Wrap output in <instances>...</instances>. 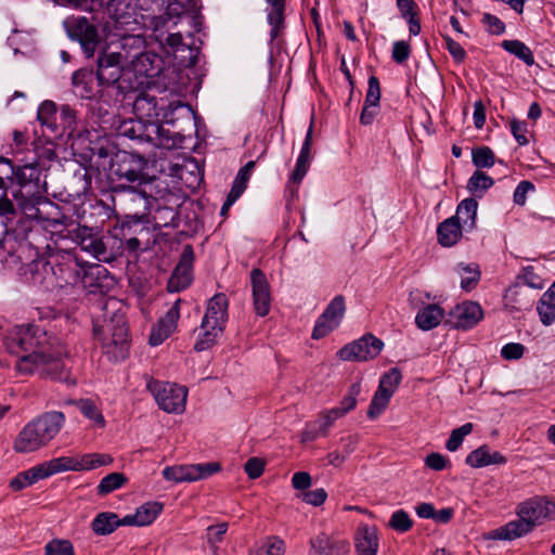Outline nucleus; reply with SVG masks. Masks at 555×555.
<instances>
[{
  "mask_svg": "<svg viewBox=\"0 0 555 555\" xmlns=\"http://www.w3.org/2000/svg\"><path fill=\"white\" fill-rule=\"evenodd\" d=\"M4 347L8 352L17 357L15 370L21 375L39 374L68 385L76 384V379L62 362L61 353L50 352L47 334L39 326H14L4 337Z\"/></svg>",
  "mask_w": 555,
  "mask_h": 555,
  "instance_id": "1",
  "label": "nucleus"
},
{
  "mask_svg": "<svg viewBox=\"0 0 555 555\" xmlns=\"http://www.w3.org/2000/svg\"><path fill=\"white\" fill-rule=\"evenodd\" d=\"M516 513L518 519L492 530L490 538L512 541L526 535L544 520L555 517V500L533 496L518 504Z\"/></svg>",
  "mask_w": 555,
  "mask_h": 555,
  "instance_id": "2",
  "label": "nucleus"
},
{
  "mask_svg": "<svg viewBox=\"0 0 555 555\" xmlns=\"http://www.w3.org/2000/svg\"><path fill=\"white\" fill-rule=\"evenodd\" d=\"M65 415L60 411L46 412L28 422L16 436L13 449L17 453H30L48 446L61 431Z\"/></svg>",
  "mask_w": 555,
  "mask_h": 555,
  "instance_id": "3",
  "label": "nucleus"
},
{
  "mask_svg": "<svg viewBox=\"0 0 555 555\" xmlns=\"http://www.w3.org/2000/svg\"><path fill=\"white\" fill-rule=\"evenodd\" d=\"M101 313L93 324V333L101 339L103 346L119 347L124 350L128 343V327L121 302L115 297L104 298L99 302Z\"/></svg>",
  "mask_w": 555,
  "mask_h": 555,
  "instance_id": "4",
  "label": "nucleus"
},
{
  "mask_svg": "<svg viewBox=\"0 0 555 555\" xmlns=\"http://www.w3.org/2000/svg\"><path fill=\"white\" fill-rule=\"evenodd\" d=\"M112 173L118 179L137 185H130L129 191L133 195L132 199H138L143 210H147L150 198L146 191L140 189L142 184L150 182V178L145 172L147 160L145 157L127 151H118L109 160Z\"/></svg>",
  "mask_w": 555,
  "mask_h": 555,
  "instance_id": "5",
  "label": "nucleus"
},
{
  "mask_svg": "<svg viewBox=\"0 0 555 555\" xmlns=\"http://www.w3.org/2000/svg\"><path fill=\"white\" fill-rule=\"evenodd\" d=\"M228 309L229 300L222 293L216 294L207 301L206 311L202 319L199 333L194 345L196 351L207 350L215 345L228 322Z\"/></svg>",
  "mask_w": 555,
  "mask_h": 555,
  "instance_id": "6",
  "label": "nucleus"
},
{
  "mask_svg": "<svg viewBox=\"0 0 555 555\" xmlns=\"http://www.w3.org/2000/svg\"><path fill=\"white\" fill-rule=\"evenodd\" d=\"M48 266L51 278L47 279V285L63 288L80 283L87 261L82 260L75 251L63 250L53 256Z\"/></svg>",
  "mask_w": 555,
  "mask_h": 555,
  "instance_id": "7",
  "label": "nucleus"
},
{
  "mask_svg": "<svg viewBox=\"0 0 555 555\" xmlns=\"http://www.w3.org/2000/svg\"><path fill=\"white\" fill-rule=\"evenodd\" d=\"M158 406L168 413H182L185 409L188 389L168 382L150 380L146 385Z\"/></svg>",
  "mask_w": 555,
  "mask_h": 555,
  "instance_id": "8",
  "label": "nucleus"
},
{
  "mask_svg": "<svg viewBox=\"0 0 555 555\" xmlns=\"http://www.w3.org/2000/svg\"><path fill=\"white\" fill-rule=\"evenodd\" d=\"M149 90L146 92H141L137 95L133 103V111L138 118L144 120L145 122H156L160 120V118H167V114L165 112L166 107L170 109H176L181 106L179 101L168 102L164 98L157 100L154 94V89L147 87Z\"/></svg>",
  "mask_w": 555,
  "mask_h": 555,
  "instance_id": "9",
  "label": "nucleus"
},
{
  "mask_svg": "<svg viewBox=\"0 0 555 555\" xmlns=\"http://www.w3.org/2000/svg\"><path fill=\"white\" fill-rule=\"evenodd\" d=\"M164 128L156 122H145L138 118L122 121L118 127V134L139 142H150L156 146H170L169 139L164 138Z\"/></svg>",
  "mask_w": 555,
  "mask_h": 555,
  "instance_id": "10",
  "label": "nucleus"
},
{
  "mask_svg": "<svg viewBox=\"0 0 555 555\" xmlns=\"http://www.w3.org/2000/svg\"><path fill=\"white\" fill-rule=\"evenodd\" d=\"M69 236L82 250L88 251L94 258L101 261L113 259V253L107 248V242L99 229L78 225L69 231Z\"/></svg>",
  "mask_w": 555,
  "mask_h": 555,
  "instance_id": "11",
  "label": "nucleus"
},
{
  "mask_svg": "<svg viewBox=\"0 0 555 555\" xmlns=\"http://www.w3.org/2000/svg\"><path fill=\"white\" fill-rule=\"evenodd\" d=\"M163 59L153 52L144 51L128 68L131 77V89L150 87L153 79L163 72Z\"/></svg>",
  "mask_w": 555,
  "mask_h": 555,
  "instance_id": "12",
  "label": "nucleus"
},
{
  "mask_svg": "<svg viewBox=\"0 0 555 555\" xmlns=\"http://www.w3.org/2000/svg\"><path fill=\"white\" fill-rule=\"evenodd\" d=\"M96 79L101 86H112L119 81L128 82L127 88L131 89V77L128 67L117 60L108 49L98 57Z\"/></svg>",
  "mask_w": 555,
  "mask_h": 555,
  "instance_id": "13",
  "label": "nucleus"
},
{
  "mask_svg": "<svg viewBox=\"0 0 555 555\" xmlns=\"http://www.w3.org/2000/svg\"><path fill=\"white\" fill-rule=\"evenodd\" d=\"M64 26L70 38L79 41L87 57L94 55L99 44V35L94 25L83 16L69 17L64 21Z\"/></svg>",
  "mask_w": 555,
  "mask_h": 555,
  "instance_id": "14",
  "label": "nucleus"
},
{
  "mask_svg": "<svg viewBox=\"0 0 555 555\" xmlns=\"http://www.w3.org/2000/svg\"><path fill=\"white\" fill-rule=\"evenodd\" d=\"M383 347L384 343L379 338L366 334L339 349L338 357L344 361H367L376 358Z\"/></svg>",
  "mask_w": 555,
  "mask_h": 555,
  "instance_id": "15",
  "label": "nucleus"
},
{
  "mask_svg": "<svg viewBox=\"0 0 555 555\" xmlns=\"http://www.w3.org/2000/svg\"><path fill=\"white\" fill-rule=\"evenodd\" d=\"M220 469L218 463H205L197 465L167 466L163 470V477L173 482H192L207 478Z\"/></svg>",
  "mask_w": 555,
  "mask_h": 555,
  "instance_id": "16",
  "label": "nucleus"
},
{
  "mask_svg": "<svg viewBox=\"0 0 555 555\" xmlns=\"http://www.w3.org/2000/svg\"><path fill=\"white\" fill-rule=\"evenodd\" d=\"M63 460L53 459L51 461L44 462L40 465L34 466L27 470H24L17 474L10 481V487L14 491H21L26 487H29L37 481L48 478L54 474L61 473L64 469Z\"/></svg>",
  "mask_w": 555,
  "mask_h": 555,
  "instance_id": "17",
  "label": "nucleus"
},
{
  "mask_svg": "<svg viewBox=\"0 0 555 555\" xmlns=\"http://www.w3.org/2000/svg\"><path fill=\"white\" fill-rule=\"evenodd\" d=\"M345 312L346 304L344 296H335L317 320L312 332V338H323L328 333L337 328L344 318Z\"/></svg>",
  "mask_w": 555,
  "mask_h": 555,
  "instance_id": "18",
  "label": "nucleus"
},
{
  "mask_svg": "<svg viewBox=\"0 0 555 555\" xmlns=\"http://www.w3.org/2000/svg\"><path fill=\"white\" fill-rule=\"evenodd\" d=\"M80 284L91 294H105L115 286L116 281L103 266L87 262Z\"/></svg>",
  "mask_w": 555,
  "mask_h": 555,
  "instance_id": "19",
  "label": "nucleus"
},
{
  "mask_svg": "<svg viewBox=\"0 0 555 555\" xmlns=\"http://www.w3.org/2000/svg\"><path fill=\"white\" fill-rule=\"evenodd\" d=\"M194 261V251L191 245L183 248L182 255L167 283L169 293H179L188 288L192 283V268Z\"/></svg>",
  "mask_w": 555,
  "mask_h": 555,
  "instance_id": "20",
  "label": "nucleus"
},
{
  "mask_svg": "<svg viewBox=\"0 0 555 555\" xmlns=\"http://www.w3.org/2000/svg\"><path fill=\"white\" fill-rule=\"evenodd\" d=\"M4 167L5 178L15 177L17 183L21 185V190H25V192H39V178H40V169L36 164H26L24 166H20L16 169L13 167L12 163L9 159H2L0 162Z\"/></svg>",
  "mask_w": 555,
  "mask_h": 555,
  "instance_id": "21",
  "label": "nucleus"
},
{
  "mask_svg": "<svg viewBox=\"0 0 555 555\" xmlns=\"http://www.w3.org/2000/svg\"><path fill=\"white\" fill-rule=\"evenodd\" d=\"M254 310L259 317L269 313L271 307L270 285L264 273L260 269H254L250 273Z\"/></svg>",
  "mask_w": 555,
  "mask_h": 555,
  "instance_id": "22",
  "label": "nucleus"
},
{
  "mask_svg": "<svg viewBox=\"0 0 555 555\" xmlns=\"http://www.w3.org/2000/svg\"><path fill=\"white\" fill-rule=\"evenodd\" d=\"M180 304L181 299H177L173 305L168 309L166 314L159 319L157 324L152 328L149 341L152 346H158L164 343L177 328V323L180 318Z\"/></svg>",
  "mask_w": 555,
  "mask_h": 555,
  "instance_id": "23",
  "label": "nucleus"
},
{
  "mask_svg": "<svg viewBox=\"0 0 555 555\" xmlns=\"http://www.w3.org/2000/svg\"><path fill=\"white\" fill-rule=\"evenodd\" d=\"M145 48V40L141 36H124L114 47H108L112 54L126 67H130L133 60H137Z\"/></svg>",
  "mask_w": 555,
  "mask_h": 555,
  "instance_id": "24",
  "label": "nucleus"
},
{
  "mask_svg": "<svg viewBox=\"0 0 555 555\" xmlns=\"http://www.w3.org/2000/svg\"><path fill=\"white\" fill-rule=\"evenodd\" d=\"M349 544L339 539L321 533L310 540L309 555H347Z\"/></svg>",
  "mask_w": 555,
  "mask_h": 555,
  "instance_id": "25",
  "label": "nucleus"
},
{
  "mask_svg": "<svg viewBox=\"0 0 555 555\" xmlns=\"http://www.w3.org/2000/svg\"><path fill=\"white\" fill-rule=\"evenodd\" d=\"M59 460H63L66 462H62L64 464L63 472L66 470H90L100 466L108 465L113 462V459L108 454L101 453H90L85 454L80 460L69 457V456H61Z\"/></svg>",
  "mask_w": 555,
  "mask_h": 555,
  "instance_id": "26",
  "label": "nucleus"
},
{
  "mask_svg": "<svg viewBox=\"0 0 555 555\" xmlns=\"http://www.w3.org/2000/svg\"><path fill=\"white\" fill-rule=\"evenodd\" d=\"M162 511V503L147 502L138 507L134 514L126 515L121 524L126 526H147L156 519Z\"/></svg>",
  "mask_w": 555,
  "mask_h": 555,
  "instance_id": "27",
  "label": "nucleus"
},
{
  "mask_svg": "<svg viewBox=\"0 0 555 555\" xmlns=\"http://www.w3.org/2000/svg\"><path fill=\"white\" fill-rule=\"evenodd\" d=\"M356 552L357 555H377L378 535L374 527L361 525L356 533Z\"/></svg>",
  "mask_w": 555,
  "mask_h": 555,
  "instance_id": "28",
  "label": "nucleus"
},
{
  "mask_svg": "<svg viewBox=\"0 0 555 555\" xmlns=\"http://www.w3.org/2000/svg\"><path fill=\"white\" fill-rule=\"evenodd\" d=\"M106 12L116 25L121 27L135 21V9L132 5V0H109Z\"/></svg>",
  "mask_w": 555,
  "mask_h": 555,
  "instance_id": "29",
  "label": "nucleus"
},
{
  "mask_svg": "<svg viewBox=\"0 0 555 555\" xmlns=\"http://www.w3.org/2000/svg\"><path fill=\"white\" fill-rule=\"evenodd\" d=\"M465 463L470 467L479 468L489 465H503L506 463V457L498 451L491 452L488 446H481L466 456Z\"/></svg>",
  "mask_w": 555,
  "mask_h": 555,
  "instance_id": "30",
  "label": "nucleus"
},
{
  "mask_svg": "<svg viewBox=\"0 0 555 555\" xmlns=\"http://www.w3.org/2000/svg\"><path fill=\"white\" fill-rule=\"evenodd\" d=\"M456 327L470 328L482 319V309L479 304L466 301L455 308Z\"/></svg>",
  "mask_w": 555,
  "mask_h": 555,
  "instance_id": "31",
  "label": "nucleus"
},
{
  "mask_svg": "<svg viewBox=\"0 0 555 555\" xmlns=\"http://www.w3.org/2000/svg\"><path fill=\"white\" fill-rule=\"evenodd\" d=\"M14 198L17 203V206L27 218L42 219L38 205L40 203L48 204V202L42 199V197L39 195V192L28 193L20 190L18 192L14 193Z\"/></svg>",
  "mask_w": 555,
  "mask_h": 555,
  "instance_id": "32",
  "label": "nucleus"
},
{
  "mask_svg": "<svg viewBox=\"0 0 555 555\" xmlns=\"http://www.w3.org/2000/svg\"><path fill=\"white\" fill-rule=\"evenodd\" d=\"M311 145H312V126L308 129L300 154L297 158L296 166L292 172L291 180L294 183H300L306 176L310 162H311Z\"/></svg>",
  "mask_w": 555,
  "mask_h": 555,
  "instance_id": "33",
  "label": "nucleus"
},
{
  "mask_svg": "<svg viewBox=\"0 0 555 555\" xmlns=\"http://www.w3.org/2000/svg\"><path fill=\"white\" fill-rule=\"evenodd\" d=\"M463 227L452 217L442 221L437 228L438 242L443 247L455 245L462 237Z\"/></svg>",
  "mask_w": 555,
  "mask_h": 555,
  "instance_id": "34",
  "label": "nucleus"
},
{
  "mask_svg": "<svg viewBox=\"0 0 555 555\" xmlns=\"http://www.w3.org/2000/svg\"><path fill=\"white\" fill-rule=\"evenodd\" d=\"M443 317L442 308L436 304H429L417 312L415 323L422 331H430L440 324Z\"/></svg>",
  "mask_w": 555,
  "mask_h": 555,
  "instance_id": "35",
  "label": "nucleus"
},
{
  "mask_svg": "<svg viewBox=\"0 0 555 555\" xmlns=\"http://www.w3.org/2000/svg\"><path fill=\"white\" fill-rule=\"evenodd\" d=\"M477 207L476 199L466 198L459 204L456 214L452 218L463 227L464 231H470L476 224Z\"/></svg>",
  "mask_w": 555,
  "mask_h": 555,
  "instance_id": "36",
  "label": "nucleus"
},
{
  "mask_svg": "<svg viewBox=\"0 0 555 555\" xmlns=\"http://www.w3.org/2000/svg\"><path fill=\"white\" fill-rule=\"evenodd\" d=\"M537 311L543 325L548 326L555 321V282L540 298Z\"/></svg>",
  "mask_w": 555,
  "mask_h": 555,
  "instance_id": "37",
  "label": "nucleus"
},
{
  "mask_svg": "<svg viewBox=\"0 0 555 555\" xmlns=\"http://www.w3.org/2000/svg\"><path fill=\"white\" fill-rule=\"evenodd\" d=\"M267 3L269 5L267 20L271 26L270 36L271 40H274L284 25L285 0H267Z\"/></svg>",
  "mask_w": 555,
  "mask_h": 555,
  "instance_id": "38",
  "label": "nucleus"
},
{
  "mask_svg": "<svg viewBox=\"0 0 555 555\" xmlns=\"http://www.w3.org/2000/svg\"><path fill=\"white\" fill-rule=\"evenodd\" d=\"M454 270L461 278L462 289L466 292L475 288L480 280V270L477 263L460 262Z\"/></svg>",
  "mask_w": 555,
  "mask_h": 555,
  "instance_id": "39",
  "label": "nucleus"
},
{
  "mask_svg": "<svg viewBox=\"0 0 555 555\" xmlns=\"http://www.w3.org/2000/svg\"><path fill=\"white\" fill-rule=\"evenodd\" d=\"M121 521L122 519H119L115 513H100L92 521V529L96 534L106 535L119 526H124Z\"/></svg>",
  "mask_w": 555,
  "mask_h": 555,
  "instance_id": "40",
  "label": "nucleus"
},
{
  "mask_svg": "<svg viewBox=\"0 0 555 555\" xmlns=\"http://www.w3.org/2000/svg\"><path fill=\"white\" fill-rule=\"evenodd\" d=\"M75 404L80 413L92 422L94 427L103 428L105 426L104 416L94 401L90 399H80L76 401Z\"/></svg>",
  "mask_w": 555,
  "mask_h": 555,
  "instance_id": "41",
  "label": "nucleus"
},
{
  "mask_svg": "<svg viewBox=\"0 0 555 555\" xmlns=\"http://www.w3.org/2000/svg\"><path fill=\"white\" fill-rule=\"evenodd\" d=\"M502 48L508 53L517 56L526 65L531 66L534 64L533 54L529 47H527L524 42L519 40H504L502 42Z\"/></svg>",
  "mask_w": 555,
  "mask_h": 555,
  "instance_id": "42",
  "label": "nucleus"
},
{
  "mask_svg": "<svg viewBox=\"0 0 555 555\" xmlns=\"http://www.w3.org/2000/svg\"><path fill=\"white\" fill-rule=\"evenodd\" d=\"M343 416L344 415L337 408L322 412L319 416V420L314 424V426H318V428L312 433L311 438L314 439L319 436H326L334 422Z\"/></svg>",
  "mask_w": 555,
  "mask_h": 555,
  "instance_id": "43",
  "label": "nucleus"
},
{
  "mask_svg": "<svg viewBox=\"0 0 555 555\" xmlns=\"http://www.w3.org/2000/svg\"><path fill=\"white\" fill-rule=\"evenodd\" d=\"M37 118L42 126L54 131L56 129V104L53 101H43L38 107Z\"/></svg>",
  "mask_w": 555,
  "mask_h": 555,
  "instance_id": "44",
  "label": "nucleus"
},
{
  "mask_svg": "<svg viewBox=\"0 0 555 555\" xmlns=\"http://www.w3.org/2000/svg\"><path fill=\"white\" fill-rule=\"evenodd\" d=\"M401 379L402 374L400 370L392 367L380 377L377 390L391 397L400 385Z\"/></svg>",
  "mask_w": 555,
  "mask_h": 555,
  "instance_id": "45",
  "label": "nucleus"
},
{
  "mask_svg": "<svg viewBox=\"0 0 555 555\" xmlns=\"http://www.w3.org/2000/svg\"><path fill=\"white\" fill-rule=\"evenodd\" d=\"M493 179L482 171H475L468 179L467 189L474 195H481L493 185Z\"/></svg>",
  "mask_w": 555,
  "mask_h": 555,
  "instance_id": "46",
  "label": "nucleus"
},
{
  "mask_svg": "<svg viewBox=\"0 0 555 555\" xmlns=\"http://www.w3.org/2000/svg\"><path fill=\"white\" fill-rule=\"evenodd\" d=\"M127 482V477L122 473H111L100 481L98 492L106 495L117 489H120Z\"/></svg>",
  "mask_w": 555,
  "mask_h": 555,
  "instance_id": "47",
  "label": "nucleus"
},
{
  "mask_svg": "<svg viewBox=\"0 0 555 555\" xmlns=\"http://www.w3.org/2000/svg\"><path fill=\"white\" fill-rule=\"evenodd\" d=\"M44 555H75V548L69 540L55 538L44 545Z\"/></svg>",
  "mask_w": 555,
  "mask_h": 555,
  "instance_id": "48",
  "label": "nucleus"
},
{
  "mask_svg": "<svg viewBox=\"0 0 555 555\" xmlns=\"http://www.w3.org/2000/svg\"><path fill=\"white\" fill-rule=\"evenodd\" d=\"M473 163L478 168H490L495 163V156L488 146L474 149L472 152Z\"/></svg>",
  "mask_w": 555,
  "mask_h": 555,
  "instance_id": "49",
  "label": "nucleus"
},
{
  "mask_svg": "<svg viewBox=\"0 0 555 555\" xmlns=\"http://www.w3.org/2000/svg\"><path fill=\"white\" fill-rule=\"evenodd\" d=\"M361 393V383L356 382L350 385L347 395L341 399L339 406H336L343 415L352 411L357 405V399Z\"/></svg>",
  "mask_w": 555,
  "mask_h": 555,
  "instance_id": "50",
  "label": "nucleus"
},
{
  "mask_svg": "<svg viewBox=\"0 0 555 555\" xmlns=\"http://www.w3.org/2000/svg\"><path fill=\"white\" fill-rule=\"evenodd\" d=\"M473 430V424L472 423H466L464 425H462L461 427L459 428H455L451 431V435L446 443V448L447 450H449L450 452H454L456 451L464 438L469 435Z\"/></svg>",
  "mask_w": 555,
  "mask_h": 555,
  "instance_id": "51",
  "label": "nucleus"
},
{
  "mask_svg": "<svg viewBox=\"0 0 555 555\" xmlns=\"http://www.w3.org/2000/svg\"><path fill=\"white\" fill-rule=\"evenodd\" d=\"M284 542L278 538H269L249 555H283Z\"/></svg>",
  "mask_w": 555,
  "mask_h": 555,
  "instance_id": "52",
  "label": "nucleus"
},
{
  "mask_svg": "<svg viewBox=\"0 0 555 555\" xmlns=\"http://www.w3.org/2000/svg\"><path fill=\"white\" fill-rule=\"evenodd\" d=\"M389 527L398 532H406L413 527V520L405 511L399 509L392 513Z\"/></svg>",
  "mask_w": 555,
  "mask_h": 555,
  "instance_id": "53",
  "label": "nucleus"
},
{
  "mask_svg": "<svg viewBox=\"0 0 555 555\" xmlns=\"http://www.w3.org/2000/svg\"><path fill=\"white\" fill-rule=\"evenodd\" d=\"M390 398V396L376 390L369 406L367 416L371 420H374L377 416H379L388 405Z\"/></svg>",
  "mask_w": 555,
  "mask_h": 555,
  "instance_id": "54",
  "label": "nucleus"
},
{
  "mask_svg": "<svg viewBox=\"0 0 555 555\" xmlns=\"http://www.w3.org/2000/svg\"><path fill=\"white\" fill-rule=\"evenodd\" d=\"M518 281L533 289H542L544 286L543 280L534 272L532 267H526L518 275Z\"/></svg>",
  "mask_w": 555,
  "mask_h": 555,
  "instance_id": "55",
  "label": "nucleus"
},
{
  "mask_svg": "<svg viewBox=\"0 0 555 555\" xmlns=\"http://www.w3.org/2000/svg\"><path fill=\"white\" fill-rule=\"evenodd\" d=\"M511 131L519 145H527L529 143L527 138L528 127L525 120L513 119L511 121Z\"/></svg>",
  "mask_w": 555,
  "mask_h": 555,
  "instance_id": "56",
  "label": "nucleus"
},
{
  "mask_svg": "<svg viewBox=\"0 0 555 555\" xmlns=\"http://www.w3.org/2000/svg\"><path fill=\"white\" fill-rule=\"evenodd\" d=\"M55 4L80 9L83 11L94 10L95 4H101L102 0H52Z\"/></svg>",
  "mask_w": 555,
  "mask_h": 555,
  "instance_id": "57",
  "label": "nucleus"
},
{
  "mask_svg": "<svg viewBox=\"0 0 555 555\" xmlns=\"http://www.w3.org/2000/svg\"><path fill=\"white\" fill-rule=\"evenodd\" d=\"M482 23L487 26V30L492 35H502L505 31L504 23L495 15L485 13Z\"/></svg>",
  "mask_w": 555,
  "mask_h": 555,
  "instance_id": "58",
  "label": "nucleus"
},
{
  "mask_svg": "<svg viewBox=\"0 0 555 555\" xmlns=\"http://www.w3.org/2000/svg\"><path fill=\"white\" fill-rule=\"evenodd\" d=\"M379 101H380L379 80L377 79V77L371 76L369 78V88L366 91L364 102L370 103V104L379 105Z\"/></svg>",
  "mask_w": 555,
  "mask_h": 555,
  "instance_id": "59",
  "label": "nucleus"
},
{
  "mask_svg": "<svg viewBox=\"0 0 555 555\" xmlns=\"http://www.w3.org/2000/svg\"><path fill=\"white\" fill-rule=\"evenodd\" d=\"M448 464V459L438 452H433L428 454L425 459V465L428 468L436 472L443 470L444 468H447Z\"/></svg>",
  "mask_w": 555,
  "mask_h": 555,
  "instance_id": "60",
  "label": "nucleus"
},
{
  "mask_svg": "<svg viewBox=\"0 0 555 555\" xmlns=\"http://www.w3.org/2000/svg\"><path fill=\"white\" fill-rule=\"evenodd\" d=\"M525 346L518 343H509L503 346L501 356L506 360H518L524 356Z\"/></svg>",
  "mask_w": 555,
  "mask_h": 555,
  "instance_id": "61",
  "label": "nucleus"
},
{
  "mask_svg": "<svg viewBox=\"0 0 555 555\" xmlns=\"http://www.w3.org/2000/svg\"><path fill=\"white\" fill-rule=\"evenodd\" d=\"M411 53L410 44L405 41H396L392 47V59L401 64L405 62Z\"/></svg>",
  "mask_w": 555,
  "mask_h": 555,
  "instance_id": "62",
  "label": "nucleus"
},
{
  "mask_svg": "<svg viewBox=\"0 0 555 555\" xmlns=\"http://www.w3.org/2000/svg\"><path fill=\"white\" fill-rule=\"evenodd\" d=\"M327 498V493L323 488L307 491L302 494V501L313 506L322 505Z\"/></svg>",
  "mask_w": 555,
  "mask_h": 555,
  "instance_id": "63",
  "label": "nucleus"
},
{
  "mask_svg": "<svg viewBox=\"0 0 555 555\" xmlns=\"http://www.w3.org/2000/svg\"><path fill=\"white\" fill-rule=\"evenodd\" d=\"M263 470L264 462L258 457H250L245 464V472L251 479L260 477Z\"/></svg>",
  "mask_w": 555,
  "mask_h": 555,
  "instance_id": "64",
  "label": "nucleus"
}]
</instances>
